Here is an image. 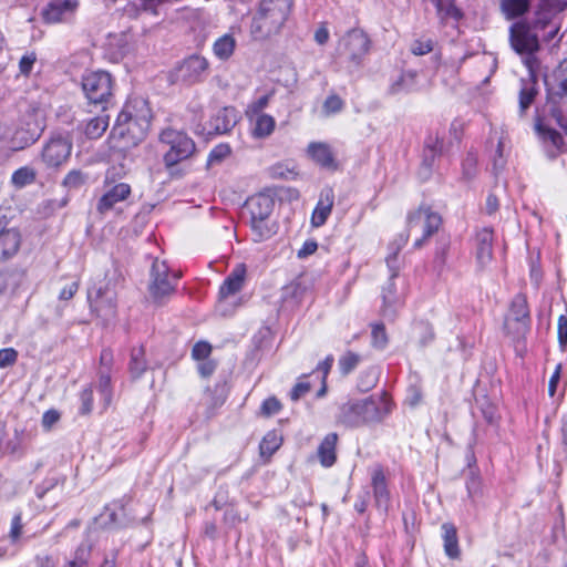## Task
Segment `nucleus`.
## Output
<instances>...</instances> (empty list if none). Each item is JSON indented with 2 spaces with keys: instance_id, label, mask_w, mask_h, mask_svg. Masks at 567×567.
Wrapping results in <instances>:
<instances>
[{
  "instance_id": "8",
  "label": "nucleus",
  "mask_w": 567,
  "mask_h": 567,
  "mask_svg": "<svg viewBox=\"0 0 567 567\" xmlns=\"http://www.w3.org/2000/svg\"><path fill=\"white\" fill-rule=\"evenodd\" d=\"M159 142L168 147L164 154V163L167 167L189 158L196 150L194 141L187 134L173 128L163 130Z\"/></svg>"
},
{
  "instance_id": "58",
  "label": "nucleus",
  "mask_w": 567,
  "mask_h": 567,
  "mask_svg": "<svg viewBox=\"0 0 567 567\" xmlns=\"http://www.w3.org/2000/svg\"><path fill=\"white\" fill-rule=\"evenodd\" d=\"M463 176L466 179H471L475 174L476 158L472 154H468L463 161Z\"/></svg>"
},
{
  "instance_id": "17",
  "label": "nucleus",
  "mask_w": 567,
  "mask_h": 567,
  "mask_svg": "<svg viewBox=\"0 0 567 567\" xmlns=\"http://www.w3.org/2000/svg\"><path fill=\"white\" fill-rule=\"evenodd\" d=\"M90 306L96 315L109 321L116 316L117 293L114 288L106 284L100 287L95 296L89 295Z\"/></svg>"
},
{
  "instance_id": "50",
  "label": "nucleus",
  "mask_w": 567,
  "mask_h": 567,
  "mask_svg": "<svg viewBox=\"0 0 567 567\" xmlns=\"http://www.w3.org/2000/svg\"><path fill=\"white\" fill-rule=\"evenodd\" d=\"M18 360V351L13 348H4L0 350V368L4 369L13 365Z\"/></svg>"
},
{
  "instance_id": "9",
  "label": "nucleus",
  "mask_w": 567,
  "mask_h": 567,
  "mask_svg": "<svg viewBox=\"0 0 567 567\" xmlns=\"http://www.w3.org/2000/svg\"><path fill=\"white\" fill-rule=\"evenodd\" d=\"M560 11L555 0H543L534 17L528 19L529 25L544 41H551L559 32Z\"/></svg>"
},
{
  "instance_id": "13",
  "label": "nucleus",
  "mask_w": 567,
  "mask_h": 567,
  "mask_svg": "<svg viewBox=\"0 0 567 567\" xmlns=\"http://www.w3.org/2000/svg\"><path fill=\"white\" fill-rule=\"evenodd\" d=\"M112 76L106 71H94L83 75L82 89L92 104H102L112 95Z\"/></svg>"
},
{
  "instance_id": "62",
  "label": "nucleus",
  "mask_w": 567,
  "mask_h": 567,
  "mask_svg": "<svg viewBox=\"0 0 567 567\" xmlns=\"http://www.w3.org/2000/svg\"><path fill=\"white\" fill-rule=\"evenodd\" d=\"M558 341L561 348H565L567 344V318L565 316H560L558 318Z\"/></svg>"
},
{
  "instance_id": "44",
  "label": "nucleus",
  "mask_w": 567,
  "mask_h": 567,
  "mask_svg": "<svg viewBox=\"0 0 567 567\" xmlns=\"http://www.w3.org/2000/svg\"><path fill=\"white\" fill-rule=\"evenodd\" d=\"M343 106L342 99L339 95L331 94L326 99L322 109L326 115H331L341 112Z\"/></svg>"
},
{
  "instance_id": "49",
  "label": "nucleus",
  "mask_w": 567,
  "mask_h": 567,
  "mask_svg": "<svg viewBox=\"0 0 567 567\" xmlns=\"http://www.w3.org/2000/svg\"><path fill=\"white\" fill-rule=\"evenodd\" d=\"M564 105L548 107L549 114L557 122L567 138V114L564 112Z\"/></svg>"
},
{
  "instance_id": "10",
  "label": "nucleus",
  "mask_w": 567,
  "mask_h": 567,
  "mask_svg": "<svg viewBox=\"0 0 567 567\" xmlns=\"http://www.w3.org/2000/svg\"><path fill=\"white\" fill-rule=\"evenodd\" d=\"M370 49L368 35L359 29L349 31L338 43L337 54L344 56L350 71L361 66L363 58Z\"/></svg>"
},
{
  "instance_id": "3",
  "label": "nucleus",
  "mask_w": 567,
  "mask_h": 567,
  "mask_svg": "<svg viewBox=\"0 0 567 567\" xmlns=\"http://www.w3.org/2000/svg\"><path fill=\"white\" fill-rule=\"evenodd\" d=\"M292 3V0H261L250 24L252 39L265 41L278 34L291 12Z\"/></svg>"
},
{
  "instance_id": "35",
  "label": "nucleus",
  "mask_w": 567,
  "mask_h": 567,
  "mask_svg": "<svg viewBox=\"0 0 567 567\" xmlns=\"http://www.w3.org/2000/svg\"><path fill=\"white\" fill-rule=\"evenodd\" d=\"M235 48V38L230 34H224L214 42L213 51L218 59L227 60L233 55Z\"/></svg>"
},
{
  "instance_id": "33",
  "label": "nucleus",
  "mask_w": 567,
  "mask_h": 567,
  "mask_svg": "<svg viewBox=\"0 0 567 567\" xmlns=\"http://www.w3.org/2000/svg\"><path fill=\"white\" fill-rule=\"evenodd\" d=\"M538 94L537 83L534 79L527 81L522 80V87L519 91V112L524 114L529 106L534 103Z\"/></svg>"
},
{
  "instance_id": "40",
  "label": "nucleus",
  "mask_w": 567,
  "mask_h": 567,
  "mask_svg": "<svg viewBox=\"0 0 567 567\" xmlns=\"http://www.w3.org/2000/svg\"><path fill=\"white\" fill-rule=\"evenodd\" d=\"M89 175L81 169L70 171L63 178L62 185L69 190L80 189L86 184Z\"/></svg>"
},
{
  "instance_id": "15",
  "label": "nucleus",
  "mask_w": 567,
  "mask_h": 567,
  "mask_svg": "<svg viewBox=\"0 0 567 567\" xmlns=\"http://www.w3.org/2000/svg\"><path fill=\"white\" fill-rule=\"evenodd\" d=\"M442 224V218L437 213L431 210L430 207L420 206V208L408 216L409 231L416 228L422 229V237L414 243V248H421L424 241L431 237Z\"/></svg>"
},
{
  "instance_id": "12",
  "label": "nucleus",
  "mask_w": 567,
  "mask_h": 567,
  "mask_svg": "<svg viewBox=\"0 0 567 567\" xmlns=\"http://www.w3.org/2000/svg\"><path fill=\"white\" fill-rule=\"evenodd\" d=\"M540 37L529 25L528 19L514 22L509 27V43L512 49L520 55H533L539 50Z\"/></svg>"
},
{
  "instance_id": "53",
  "label": "nucleus",
  "mask_w": 567,
  "mask_h": 567,
  "mask_svg": "<svg viewBox=\"0 0 567 567\" xmlns=\"http://www.w3.org/2000/svg\"><path fill=\"white\" fill-rule=\"evenodd\" d=\"M212 352V346L208 342L199 341L192 350V357L195 360H205Z\"/></svg>"
},
{
  "instance_id": "6",
  "label": "nucleus",
  "mask_w": 567,
  "mask_h": 567,
  "mask_svg": "<svg viewBox=\"0 0 567 567\" xmlns=\"http://www.w3.org/2000/svg\"><path fill=\"white\" fill-rule=\"evenodd\" d=\"M181 272H172L166 261L155 259L151 268L148 293L152 301L158 306L164 305L176 290Z\"/></svg>"
},
{
  "instance_id": "43",
  "label": "nucleus",
  "mask_w": 567,
  "mask_h": 567,
  "mask_svg": "<svg viewBox=\"0 0 567 567\" xmlns=\"http://www.w3.org/2000/svg\"><path fill=\"white\" fill-rule=\"evenodd\" d=\"M415 330L419 334V342L422 347L427 346L434 340V330L427 321H420L415 324Z\"/></svg>"
},
{
  "instance_id": "39",
  "label": "nucleus",
  "mask_w": 567,
  "mask_h": 567,
  "mask_svg": "<svg viewBox=\"0 0 567 567\" xmlns=\"http://www.w3.org/2000/svg\"><path fill=\"white\" fill-rule=\"evenodd\" d=\"M143 347L133 348L131 351L130 372L133 378H140L147 369Z\"/></svg>"
},
{
  "instance_id": "26",
  "label": "nucleus",
  "mask_w": 567,
  "mask_h": 567,
  "mask_svg": "<svg viewBox=\"0 0 567 567\" xmlns=\"http://www.w3.org/2000/svg\"><path fill=\"white\" fill-rule=\"evenodd\" d=\"M309 156L321 167L328 169H337L338 165L334 154L327 143L312 142L308 145Z\"/></svg>"
},
{
  "instance_id": "19",
  "label": "nucleus",
  "mask_w": 567,
  "mask_h": 567,
  "mask_svg": "<svg viewBox=\"0 0 567 567\" xmlns=\"http://www.w3.org/2000/svg\"><path fill=\"white\" fill-rule=\"evenodd\" d=\"M8 219L0 216V261H7L14 257L21 246L22 236L18 228L8 227Z\"/></svg>"
},
{
  "instance_id": "54",
  "label": "nucleus",
  "mask_w": 567,
  "mask_h": 567,
  "mask_svg": "<svg viewBox=\"0 0 567 567\" xmlns=\"http://www.w3.org/2000/svg\"><path fill=\"white\" fill-rule=\"evenodd\" d=\"M269 174L272 178L289 179L290 176L295 175L293 171L286 167L282 164L272 165L269 168Z\"/></svg>"
},
{
  "instance_id": "41",
  "label": "nucleus",
  "mask_w": 567,
  "mask_h": 567,
  "mask_svg": "<svg viewBox=\"0 0 567 567\" xmlns=\"http://www.w3.org/2000/svg\"><path fill=\"white\" fill-rule=\"evenodd\" d=\"M35 171L29 166H23L17 169L12 176L11 182L17 188H22L32 184L35 181Z\"/></svg>"
},
{
  "instance_id": "37",
  "label": "nucleus",
  "mask_w": 567,
  "mask_h": 567,
  "mask_svg": "<svg viewBox=\"0 0 567 567\" xmlns=\"http://www.w3.org/2000/svg\"><path fill=\"white\" fill-rule=\"evenodd\" d=\"M109 127V116L97 115L89 120L84 127V134L91 140L100 138Z\"/></svg>"
},
{
  "instance_id": "21",
  "label": "nucleus",
  "mask_w": 567,
  "mask_h": 567,
  "mask_svg": "<svg viewBox=\"0 0 567 567\" xmlns=\"http://www.w3.org/2000/svg\"><path fill=\"white\" fill-rule=\"evenodd\" d=\"M536 133L542 142L543 150L549 159H555L567 147V140L559 132L544 126L542 123L535 125Z\"/></svg>"
},
{
  "instance_id": "57",
  "label": "nucleus",
  "mask_w": 567,
  "mask_h": 567,
  "mask_svg": "<svg viewBox=\"0 0 567 567\" xmlns=\"http://www.w3.org/2000/svg\"><path fill=\"white\" fill-rule=\"evenodd\" d=\"M60 420V413L56 410H49L42 416V427L50 431L52 426Z\"/></svg>"
},
{
  "instance_id": "25",
  "label": "nucleus",
  "mask_w": 567,
  "mask_h": 567,
  "mask_svg": "<svg viewBox=\"0 0 567 567\" xmlns=\"http://www.w3.org/2000/svg\"><path fill=\"white\" fill-rule=\"evenodd\" d=\"M334 203L332 188L326 187L320 193L319 202L312 213L311 223L315 227L322 226L331 214Z\"/></svg>"
},
{
  "instance_id": "20",
  "label": "nucleus",
  "mask_w": 567,
  "mask_h": 567,
  "mask_svg": "<svg viewBox=\"0 0 567 567\" xmlns=\"http://www.w3.org/2000/svg\"><path fill=\"white\" fill-rule=\"evenodd\" d=\"M567 99V59L555 69L553 83L547 87V107L564 105Z\"/></svg>"
},
{
  "instance_id": "38",
  "label": "nucleus",
  "mask_w": 567,
  "mask_h": 567,
  "mask_svg": "<svg viewBox=\"0 0 567 567\" xmlns=\"http://www.w3.org/2000/svg\"><path fill=\"white\" fill-rule=\"evenodd\" d=\"M275 126L276 122L272 116L260 113L256 116L252 135L257 138H265L274 132Z\"/></svg>"
},
{
  "instance_id": "55",
  "label": "nucleus",
  "mask_w": 567,
  "mask_h": 567,
  "mask_svg": "<svg viewBox=\"0 0 567 567\" xmlns=\"http://www.w3.org/2000/svg\"><path fill=\"white\" fill-rule=\"evenodd\" d=\"M35 61L37 55L34 52L23 55L19 62L20 73L23 75H29Z\"/></svg>"
},
{
  "instance_id": "32",
  "label": "nucleus",
  "mask_w": 567,
  "mask_h": 567,
  "mask_svg": "<svg viewBox=\"0 0 567 567\" xmlns=\"http://www.w3.org/2000/svg\"><path fill=\"white\" fill-rule=\"evenodd\" d=\"M499 9L506 20L523 17L530 7V0H498Z\"/></svg>"
},
{
  "instance_id": "51",
  "label": "nucleus",
  "mask_w": 567,
  "mask_h": 567,
  "mask_svg": "<svg viewBox=\"0 0 567 567\" xmlns=\"http://www.w3.org/2000/svg\"><path fill=\"white\" fill-rule=\"evenodd\" d=\"M90 555H91V546L83 543L76 548V550L74 553V557L71 561L85 567L87 565Z\"/></svg>"
},
{
  "instance_id": "23",
  "label": "nucleus",
  "mask_w": 567,
  "mask_h": 567,
  "mask_svg": "<svg viewBox=\"0 0 567 567\" xmlns=\"http://www.w3.org/2000/svg\"><path fill=\"white\" fill-rule=\"evenodd\" d=\"M443 140L439 135H430L425 140L423 159L420 168V175L426 179L433 169L435 158L442 154Z\"/></svg>"
},
{
  "instance_id": "7",
  "label": "nucleus",
  "mask_w": 567,
  "mask_h": 567,
  "mask_svg": "<svg viewBox=\"0 0 567 567\" xmlns=\"http://www.w3.org/2000/svg\"><path fill=\"white\" fill-rule=\"evenodd\" d=\"M44 127V114L41 107L35 104H28L22 112L19 126L13 134L12 141L18 147L24 148L38 141Z\"/></svg>"
},
{
  "instance_id": "42",
  "label": "nucleus",
  "mask_w": 567,
  "mask_h": 567,
  "mask_svg": "<svg viewBox=\"0 0 567 567\" xmlns=\"http://www.w3.org/2000/svg\"><path fill=\"white\" fill-rule=\"evenodd\" d=\"M360 362V355L348 351L339 359V369L343 375L351 373Z\"/></svg>"
},
{
  "instance_id": "61",
  "label": "nucleus",
  "mask_w": 567,
  "mask_h": 567,
  "mask_svg": "<svg viewBox=\"0 0 567 567\" xmlns=\"http://www.w3.org/2000/svg\"><path fill=\"white\" fill-rule=\"evenodd\" d=\"M560 373H561V364L558 363L556 365L555 371L551 374V377L549 379V383H548V394L551 398L556 394L557 385H558L559 380H560Z\"/></svg>"
},
{
  "instance_id": "34",
  "label": "nucleus",
  "mask_w": 567,
  "mask_h": 567,
  "mask_svg": "<svg viewBox=\"0 0 567 567\" xmlns=\"http://www.w3.org/2000/svg\"><path fill=\"white\" fill-rule=\"evenodd\" d=\"M416 86V72L406 71L400 74V76L393 81L389 87L390 94H399L402 92H412Z\"/></svg>"
},
{
  "instance_id": "52",
  "label": "nucleus",
  "mask_w": 567,
  "mask_h": 567,
  "mask_svg": "<svg viewBox=\"0 0 567 567\" xmlns=\"http://www.w3.org/2000/svg\"><path fill=\"white\" fill-rule=\"evenodd\" d=\"M449 250V241L442 240L440 246L436 248L434 256V265L439 269H443L446 264V255Z\"/></svg>"
},
{
  "instance_id": "45",
  "label": "nucleus",
  "mask_w": 567,
  "mask_h": 567,
  "mask_svg": "<svg viewBox=\"0 0 567 567\" xmlns=\"http://www.w3.org/2000/svg\"><path fill=\"white\" fill-rule=\"evenodd\" d=\"M466 489L472 501H475V498L482 494L481 477L474 472H471L470 477L466 480Z\"/></svg>"
},
{
  "instance_id": "5",
  "label": "nucleus",
  "mask_w": 567,
  "mask_h": 567,
  "mask_svg": "<svg viewBox=\"0 0 567 567\" xmlns=\"http://www.w3.org/2000/svg\"><path fill=\"white\" fill-rule=\"evenodd\" d=\"M409 235L401 234L393 243L390 244L389 249L390 254L388 255L385 261L386 266L390 270V281L383 288L382 299H383V317L390 320H393L396 315V309L402 305V299L396 295L395 286L393 279L398 277L400 265L398 260L399 252L402 247L406 244Z\"/></svg>"
},
{
  "instance_id": "2",
  "label": "nucleus",
  "mask_w": 567,
  "mask_h": 567,
  "mask_svg": "<svg viewBox=\"0 0 567 567\" xmlns=\"http://www.w3.org/2000/svg\"><path fill=\"white\" fill-rule=\"evenodd\" d=\"M391 412L386 392L362 400H350L340 406L337 423L349 429L381 422Z\"/></svg>"
},
{
  "instance_id": "28",
  "label": "nucleus",
  "mask_w": 567,
  "mask_h": 567,
  "mask_svg": "<svg viewBox=\"0 0 567 567\" xmlns=\"http://www.w3.org/2000/svg\"><path fill=\"white\" fill-rule=\"evenodd\" d=\"M338 434L332 432L327 434L318 446L317 455L320 464L328 468L337 461Z\"/></svg>"
},
{
  "instance_id": "14",
  "label": "nucleus",
  "mask_w": 567,
  "mask_h": 567,
  "mask_svg": "<svg viewBox=\"0 0 567 567\" xmlns=\"http://www.w3.org/2000/svg\"><path fill=\"white\" fill-rule=\"evenodd\" d=\"M209 69V62L199 54L185 58L174 70L172 76L176 83L192 85L202 82Z\"/></svg>"
},
{
  "instance_id": "1",
  "label": "nucleus",
  "mask_w": 567,
  "mask_h": 567,
  "mask_svg": "<svg viewBox=\"0 0 567 567\" xmlns=\"http://www.w3.org/2000/svg\"><path fill=\"white\" fill-rule=\"evenodd\" d=\"M152 111L147 101L135 97L125 103L112 128V136L122 148H130L143 142L148 133Z\"/></svg>"
},
{
  "instance_id": "63",
  "label": "nucleus",
  "mask_w": 567,
  "mask_h": 567,
  "mask_svg": "<svg viewBox=\"0 0 567 567\" xmlns=\"http://www.w3.org/2000/svg\"><path fill=\"white\" fill-rule=\"evenodd\" d=\"M111 377L109 371H101L99 380V389L102 394L107 398L110 395Z\"/></svg>"
},
{
  "instance_id": "18",
  "label": "nucleus",
  "mask_w": 567,
  "mask_h": 567,
  "mask_svg": "<svg viewBox=\"0 0 567 567\" xmlns=\"http://www.w3.org/2000/svg\"><path fill=\"white\" fill-rule=\"evenodd\" d=\"M79 8V0H50L42 9L45 23H65L72 20Z\"/></svg>"
},
{
  "instance_id": "24",
  "label": "nucleus",
  "mask_w": 567,
  "mask_h": 567,
  "mask_svg": "<svg viewBox=\"0 0 567 567\" xmlns=\"http://www.w3.org/2000/svg\"><path fill=\"white\" fill-rule=\"evenodd\" d=\"M246 278V266L238 264L226 277L219 288V299H226L241 290Z\"/></svg>"
},
{
  "instance_id": "30",
  "label": "nucleus",
  "mask_w": 567,
  "mask_h": 567,
  "mask_svg": "<svg viewBox=\"0 0 567 567\" xmlns=\"http://www.w3.org/2000/svg\"><path fill=\"white\" fill-rule=\"evenodd\" d=\"M372 487L375 505L379 508L386 511L390 501V493L386 487L385 476L381 468L374 470L372 474Z\"/></svg>"
},
{
  "instance_id": "29",
  "label": "nucleus",
  "mask_w": 567,
  "mask_h": 567,
  "mask_svg": "<svg viewBox=\"0 0 567 567\" xmlns=\"http://www.w3.org/2000/svg\"><path fill=\"white\" fill-rule=\"evenodd\" d=\"M476 258L483 267L488 264L493 256V230L484 228L476 234Z\"/></svg>"
},
{
  "instance_id": "47",
  "label": "nucleus",
  "mask_w": 567,
  "mask_h": 567,
  "mask_svg": "<svg viewBox=\"0 0 567 567\" xmlns=\"http://www.w3.org/2000/svg\"><path fill=\"white\" fill-rule=\"evenodd\" d=\"M281 408L282 406L280 401L275 396H270L262 402L260 406V414L262 416L269 417L271 415L277 414L281 410Z\"/></svg>"
},
{
  "instance_id": "60",
  "label": "nucleus",
  "mask_w": 567,
  "mask_h": 567,
  "mask_svg": "<svg viewBox=\"0 0 567 567\" xmlns=\"http://www.w3.org/2000/svg\"><path fill=\"white\" fill-rule=\"evenodd\" d=\"M230 153V148L227 145L216 146L209 154V163L220 162Z\"/></svg>"
},
{
  "instance_id": "48",
  "label": "nucleus",
  "mask_w": 567,
  "mask_h": 567,
  "mask_svg": "<svg viewBox=\"0 0 567 567\" xmlns=\"http://www.w3.org/2000/svg\"><path fill=\"white\" fill-rule=\"evenodd\" d=\"M434 48V42L431 39H417L411 44V52L414 55H424L430 53Z\"/></svg>"
},
{
  "instance_id": "27",
  "label": "nucleus",
  "mask_w": 567,
  "mask_h": 567,
  "mask_svg": "<svg viewBox=\"0 0 567 567\" xmlns=\"http://www.w3.org/2000/svg\"><path fill=\"white\" fill-rule=\"evenodd\" d=\"M237 123L235 107L226 106L217 111L210 120V126L215 134L228 133Z\"/></svg>"
},
{
  "instance_id": "22",
  "label": "nucleus",
  "mask_w": 567,
  "mask_h": 567,
  "mask_svg": "<svg viewBox=\"0 0 567 567\" xmlns=\"http://www.w3.org/2000/svg\"><path fill=\"white\" fill-rule=\"evenodd\" d=\"M131 195V186L118 183L110 187L99 199L96 210L100 214L110 212L117 203L124 202Z\"/></svg>"
},
{
  "instance_id": "59",
  "label": "nucleus",
  "mask_w": 567,
  "mask_h": 567,
  "mask_svg": "<svg viewBox=\"0 0 567 567\" xmlns=\"http://www.w3.org/2000/svg\"><path fill=\"white\" fill-rule=\"evenodd\" d=\"M311 389V385L309 382H298L290 392V399L292 401H298L300 398H302L306 393H308Z\"/></svg>"
},
{
  "instance_id": "11",
  "label": "nucleus",
  "mask_w": 567,
  "mask_h": 567,
  "mask_svg": "<svg viewBox=\"0 0 567 567\" xmlns=\"http://www.w3.org/2000/svg\"><path fill=\"white\" fill-rule=\"evenodd\" d=\"M530 327V315L527 298L523 293L516 295L505 317L504 329L514 339H520L526 336Z\"/></svg>"
},
{
  "instance_id": "36",
  "label": "nucleus",
  "mask_w": 567,
  "mask_h": 567,
  "mask_svg": "<svg viewBox=\"0 0 567 567\" xmlns=\"http://www.w3.org/2000/svg\"><path fill=\"white\" fill-rule=\"evenodd\" d=\"M282 437L276 431L268 432L259 444L260 455L269 460L281 446Z\"/></svg>"
},
{
  "instance_id": "64",
  "label": "nucleus",
  "mask_w": 567,
  "mask_h": 567,
  "mask_svg": "<svg viewBox=\"0 0 567 567\" xmlns=\"http://www.w3.org/2000/svg\"><path fill=\"white\" fill-rule=\"evenodd\" d=\"M78 289H79V284L76 281H73L70 285L65 286L60 291L59 298L61 300H70L76 293Z\"/></svg>"
},
{
  "instance_id": "16",
  "label": "nucleus",
  "mask_w": 567,
  "mask_h": 567,
  "mask_svg": "<svg viewBox=\"0 0 567 567\" xmlns=\"http://www.w3.org/2000/svg\"><path fill=\"white\" fill-rule=\"evenodd\" d=\"M72 141L68 136L53 135L43 146L41 158L48 167H59L70 157Z\"/></svg>"
},
{
  "instance_id": "56",
  "label": "nucleus",
  "mask_w": 567,
  "mask_h": 567,
  "mask_svg": "<svg viewBox=\"0 0 567 567\" xmlns=\"http://www.w3.org/2000/svg\"><path fill=\"white\" fill-rule=\"evenodd\" d=\"M82 408L81 412L87 414L92 411L93 406V391L91 388H86L81 392Z\"/></svg>"
},
{
  "instance_id": "4",
  "label": "nucleus",
  "mask_w": 567,
  "mask_h": 567,
  "mask_svg": "<svg viewBox=\"0 0 567 567\" xmlns=\"http://www.w3.org/2000/svg\"><path fill=\"white\" fill-rule=\"evenodd\" d=\"M275 207V199L268 194L250 196L243 206V216L254 235L255 241H262L270 238L275 233V224L270 217Z\"/></svg>"
},
{
  "instance_id": "31",
  "label": "nucleus",
  "mask_w": 567,
  "mask_h": 567,
  "mask_svg": "<svg viewBox=\"0 0 567 567\" xmlns=\"http://www.w3.org/2000/svg\"><path fill=\"white\" fill-rule=\"evenodd\" d=\"M441 528L446 556L451 559H457L461 555V550L458 547L456 527L452 523H444Z\"/></svg>"
},
{
  "instance_id": "46",
  "label": "nucleus",
  "mask_w": 567,
  "mask_h": 567,
  "mask_svg": "<svg viewBox=\"0 0 567 567\" xmlns=\"http://www.w3.org/2000/svg\"><path fill=\"white\" fill-rule=\"evenodd\" d=\"M372 344L375 348L383 349L388 343V336L382 323L372 326Z\"/></svg>"
}]
</instances>
